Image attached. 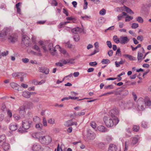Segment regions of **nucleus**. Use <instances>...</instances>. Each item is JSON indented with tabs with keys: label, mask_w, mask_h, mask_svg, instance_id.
Masks as SVG:
<instances>
[{
	"label": "nucleus",
	"mask_w": 151,
	"mask_h": 151,
	"mask_svg": "<svg viewBox=\"0 0 151 151\" xmlns=\"http://www.w3.org/2000/svg\"><path fill=\"white\" fill-rule=\"evenodd\" d=\"M11 32V29L5 27L0 31V39L1 41H4L7 40L9 42L14 43L18 40V36L15 34H10Z\"/></svg>",
	"instance_id": "1"
},
{
	"label": "nucleus",
	"mask_w": 151,
	"mask_h": 151,
	"mask_svg": "<svg viewBox=\"0 0 151 151\" xmlns=\"http://www.w3.org/2000/svg\"><path fill=\"white\" fill-rule=\"evenodd\" d=\"M104 120L106 125L108 127H111L114 125H116L119 121L118 119H114L111 117L108 118L106 116L104 117Z\"/></svg>",
	"instance_id": "2"
},
{
	"label": "nucleus",
	"mask_w": 151,
	"mask_h": 151,
	"mask_svg": "<svg viewBox=\"0 0 151 151\" xmlns=\"http://www.w3.org/2000/svg\"><path fill=\"white\" fill-rule=\"evenodd\" d=\"M32 123V122L27 120H24L22 121V127L24 129H22V128H19L18 131L22 133L26 132L25 130L29 129Z\"/></svg>",
	"instance_id": "3"
},
{
	"label": "nucleus",
	"mask_w": 151,
	"mask_h": 151,
	"mask_svg": "<svg viewBox=\"0 0 151 151\" xmlns=\"http://www.w3.org/2000/svg\"><path fill=\"white\" fill-rule=\"evenodd\" d=\"M39 140L42 144L44 145H48L52 141L51 137L48 135L40 137L39 138Z\"/></svg>",
	"instance_id": "4"
},
{
	"label": "nucleus",
	"mask_w": 151,
	"mask_h": 151,
	"mask_svg": "<svg viewBox=\"0 0 151 151\" xmlns=\"http://www.w3.org/2000/svg\"><path fill=\"white\" fill-rule=\"evenodd\" d=\"M137 104H138L137 108L139 110L143 111L146 107L144 99L142 98H140L138 99L137 101Z\"/></svg>",
	"instance_id": "5"
},
{
	"label": "nucleus",
	"mask_w": 151,
	"mask_h": 151,
	"mask_svg": "<svg viewBox=\"0 0 151 151\" xmlns=\"http://www.w3.org/2000/svg\"><path fill=\"white\" fill-rule=\"evenodd\" d=\"M133 103L129 101L127 103H122L121 104H120V106L123 109H129L133 107Z\"/></svg>",
	"instance_id": "6"
},
{
	"label": "nucleus",
	"mask_w": 151,
	"mask_h": 151,
	"mask_svg": "<svg viewBox=\"0 0 151 151\" xmlns=\"http://www.w3.org/2000/svg\"><path fill=\"white\" fill-rule=\"evenodd\" d=\"M119 113L118 110L116 109L111 110L109 112V117H111L114 119H118L116 116Z\"/></svg>",
	"instance_id": "7"
},
{
	"label": "nucleus",
	"mask_w": 151,
	"mask_h": 151,
	"mask_svg": "<svg viewBox=\"0 0 151 151\" xmlns=\"http://www.w3.org/2000/svg\"><path fill=\"white\" fill-rule=\"evenodd\" d=\"M58 47H59V45H56L54 47L52 43L49 44L48 46V50L52 55H54L56 54V49L58 48Z\"/></svg>",
	"instance_id": "8"
},
{
	"label": "nucleus",
	"mask_w": 151,
	"mask_h": 151,
	"mask_svg": "<svg viewBox=\"0 0 151 151\" xmlns=\"http://www.w3.org/2000/svg\"><path fill=\"white\" fill-rule=\"evenodd\" d=\"M32 149L33 151H42L43 148L39 143H35L32 145Z\"/></svg>",
	"instance_id": "9"
},
{
	"label": "nucleus",
	"mask_w": 151,
	"mask_h": 151,
	"mask_svg": "<svg viewBox=\"0 0 151 151\" xmlns=\"http://www.w3.org/2000/svg\"><path fill=\"white\" fill-rule=\"evenodd\" d=\"M22 43L26 46H28L29 43V37L26 35H23L22 39Z\"/></svg>",
	"instance_id": "10"
},
{
	"label": "nucleus",
	"mask_w": 151,
	"mask_h": 151,
	"mask_svg": "<svg viewBox=\"0 0 151 151\" xmlns=\"http://www.w3.org/2000/svg\"><path fill=\"white\" fill-rule=\"evenodd\" d=\"M129 40L127 37L121 36L120 38V43L122 44H124L127 43Z\"/></svg>",
	"instance_id": "11"
},
{
	"label": "nucleus",
	"mask_w": 151,
	"mask_h": 151,
	"mask_svg": "<svg viewBox=\"0 0 151 151\" xmlns=\"http://www.w3.org/2000/svg\"><path fill=\"white\" fill-rule=\"evenodd\" d=\"M72 32L76 34L83 32V28L78 27L75 28L71 29Z\"/></svg>",
	"instance_id": "12"
},
{
	"label": "nucleus",
	"mask_w": 151,
	"mask_h": 151,
	"mask_svg": "<svg viewBox=\"0 0 151 151\" xmlns=\"http://www.w3.org/2000/svg\"><path fill=\"white\" fill-rule=\"evenodd\" d=\"M40 72L44 73L45 74H48L49 72V69L45 67H40L39 68Z\"/></svg>",
	"instance_id": "13"
},
{
	"label": "nucleus",
	"mask_w": 151,
	"mask_h": 151,
	"mask_svg": "<svg viewBox=\"0 0 151 151\" xmlns=\"http://www.w3.org/2000/svg\"><path fill=\"white\" fill-rule=\"evenodd\" d=\"M96 136V134L93 132H88L87 133V138L89 140H93Z\"/></svg>",
	"instance_id": "14"
},
{
	"label": "nucleus",
	"mask_w": 151,
	"mask_h": 151,
	"mask_svg": "<svg viewBox=\"0 0 151 151\" xmlns=\"http://www.w3.org/2000/svg\"><path fill=\"white\" fill-rule=\"evenodd\" d=\"M117 148L116 145L113 144L110 145L108 151H117Z\"/></svg>",
	"instance_id": "15"
},
{
	"label": "nucleus",
	"mask_w": 151,
	"mask_h": 151,
	"mask_svg": "<svg viewBox=\"0 0 151 151\" xmlns=\"http://www.w3.org/2000/svg\"><path fill=\"white\" fill-rule=\"evenodd\" d=\"M19 113L22 115H23L25 113V106H21L20 107L18 110Z\"/></svg>",
	"instance_id": "16"
},
{
	"label": "nucleus",
	"mask_w": 151,
	"mask_h": 151,
	"mask_svg": "<svg viewBox=\"0 0 151 151\" xmlns=\"http://www.w3.org/2000/svg\"><path fill=\"white\" fill-rule=\"evenodd\" d=\"M17 128V125L16 124H11L9 126V129L12 131H15Z\"/></svg>",
	"instance_id": "17"
},
{
	"label": "nucleus",
	"mask_w": 151,
	"mask_h": 151,
	"mask_svg": "<svg viewBox=\"0 0 151 151\" xmlns=\"http://www.w3.org/2000/svg\"><path fill=\"white\" fill-rule=\"evenodd\" d=\"M139 139V137L138 135L135 136L134 137L132 140V143L133 145H134L136 144Z\"/></svg>",
	"instance_id": "18"
},
{
	"label": "nucleus",
	"mask_w": 151,
	"mask_h": 151,
	"mask_svg": "<svg viewBox=\"0 0 151 151\" xmlns=\"http://www.w3.org/2000/svg\"><path fill=\"white\" fill-rule=\"evenodd\" d=\"M125 61L123 60L122 59H121V60L119 62L116 61L115 62V64L116 67H119L120 66V65H122L124 63Z\"/></svg>",
	"instance_id": "19"
},
{
	"label": "nucleus",
	"mask_w": 151,
	"mask_h": 151,
	"mask_svg": "<svg viewBox=\"0 0 151 151\" xmlns=\"http://www.w3.org/2000/svg\"><path fill=\"white\" fill-rule=\"evenodd\" d=\"M10 86L11 87L15 90H19L18 89H17V88L19 86L18 84L14 82H12L10 83Z\"/></svg>",
	"instance_id": "20"
},
{
	"label": "nucleus",
	"mask_w": 151,
	"mask_h": 151,
	"mask_svg": "<svg viewBox=\"0 0 151 151\" xmlns=\"http://www.w3.org/2000/svg\"><path fill=\"white\" fill-rule=\"evenodd\" d=\"M143 54L142 53L138 52L137 54V58L138 61L140 62L142 59H143L142 58Z\"/></svg>",
	"instance_id": "21"
},
{
	"label": "nucleus",
	"mask_w": 151,
	"mask_h": 151,
	"mask_svg": "<svg viewBox=\"0 0 151 151\" xmlns=\"http://www.w3.org/2000/svg\"><path fill=\"white\" fill-rule=\"evenodd\" d=\"M22 96L26 98H29L30 97L29 92L28 91H24L23 92Z\"/></svg>",
	"instance_id": "22"
},
{
	"label": "nucleus",
	"mask_w": 151,
	"mask_h": 151,
	"mask_svg": "<svg viewBox=\"0 0 151 151\" xmlns=\"http://www.w3.org/2000/svg\"><path fill=\"white\" fill-rule=\"evenodd\" d=\"M3 148L5 151H6L9 149V146L8 143L6 142H4L3 144Z\"/></svg>",
	"instance_id": "23"
},
{
	"label": "nucleus",
	"mask_w": 151,
	"mask_h": 151,
	"mask_svg": "<svg viewBox=\"0 0 151 151\" xmlns=\"http://www.w3.org/2000/svg\"><path fill=\"white\" fill-rule=\"evenodd\" d=\"M144 101L145 103L146 106L149 107L151 106V101L149 98L145 99H144Z\"/></svg>",
	"instance_id": "24"
},
{
	"label": "nucleus",
	"mask_w": 151,
	"mask_h": 151,
	"mask_svg": "<svg viewBox=\"0 0 151 151\" xmlns=\"http://www.w3.org/2000/svg\"><path fill=\"white\" fill-rule=\"evenodd\" d=\"M98 129L100 132H104L106 131V128L102 125H100L98 127Z\"/></svg>",
	"instance_id": "25"
},
{
	"label": "nucleus",
	"mask_w": 151,
	"mask_h": 151,
	"mask_svg": "<svg viewBox=\"0 0 151 151\" xmlns=\"http://www.w3.org/2000/svg\"><path fill=\"white\" fill-rule=\"evenodd\" d=\"M35 127L38 130H40L42 129L43 126L41 123H39L36 124Z\"/></svg>",
	"instance_id": "26"
},
{
	"label": "nucleus",
	"mask_w": 151,
	"mask_h": 151,
	"mask_svg": "<svg viewBox=\"0 0 151 151\" xmlns=\"http://www.w3.org/2000/svg\"><path fill=\"white\" fill-rule=\"evenodd\" d=\"M65 45L67 46L68 48L74 49L75 47L74 45L70 44L69 42H68L65 43Z\"/></svg>",
	"instance_id": "27"
},
{
	"label": "nucleus",
	"mask_w": 151,
	"mask_h": 151,
	"mask_svg": "<svg viewBox=\"0 0 151 151\" xmlns=\"http://www.w3.org/2000/svg\"><path fill=\"white\" fill-rule=\"evenodd\" d=\"M124 56L128 58L130 60H136V58L128 54H125Z\"/></svg>",
	"instance_id": "28"
},
{
	"label": "nucleus",
	"mask_w": 151,
	"mask_h": 151,
	"mask_svg": "<svg viewBox=\"0 0 151 151\" xmlns=\"http://www.w3.org/2000/svg\"><path fill=\"white\" fill-rule=\"evenodd\" d=\"M23 74L24 73H22L15 72L13 73L12 75L13 77H14L20 76H22Z\"/></svg>",
	"instance_id": "29"
},
{
	"label": "nucleus",
	"mask_w": 151,
	"mask_h": 151,
	"mask_svg": "<svg viewBox=\"0 0 151 151\" xmlns=\"http://www.w3.org/2000/svg\"><path fill=\"white\" fill-rule=\"evenodd\" d=\"M8 54V51H6L2 52H1L0 50V59L2 58V56L4 57L6 56Z\"/></svg>",
	"instance_id": "30"
},
{
	"label": "nucleus",
	"mask_w": 151,
	"mask_h": 151,
	"mask_svg": "<svg viewBox=\"0 0 151 151\" xmlns=\"http://www.w3.org/2000/svg\"><path fill=\"white\" fill-rule=\"evenodd\" d=\"M47 122L49 124H54L55 123V119L50 118L48 119Z\"/></svg>",
	"instance_id": "31"
},
{
	"label": "nucleus",
	"mask_w": 151,
	"mask_h": 151,
	"mask_svg": "<svg viewBox=\"0 0 151 151\" xmlns=\"http://www.w3.org/2000/svg\"><path fill=\"white\" fill-rule=\"evenodd\" d=\"M32 136L33 137L35 138L38 139L40 137V133L38 132H35L33 133L32 134Z\"/></svg>",
	"instance_id": "32"
},
{
	"label": "nucleus",
	"mask_w": 151,
	"mask_h": 151,
	"mask_svg": "<svg viewBox=\"0 0 151 151\" xmlns=\"http://www.w3.org/2000/svg\"><path fill=\"white\" fill-rule=\"evenodd\" d=\"M71 120H69L65 121L64 124V125L65 126L68 127L71 126Z\"/></svg>",
	"instance_id": "33"
},
{
	"label": "nucleus",
	"mask_w": 151,
	"mask_h": 151,
	"mask_svg": "<svg viewBox=\"0 0 151 151\" xmlns=\"http://www.w3.org/2000/svg\"><path fill=\"white\" fill-rule=\"evenodd\" d=\"M58 48L59 49V50L61 53L65 55H67L68 54L66 51L65 50L61 48L59 46Z\"/></svg>",
	"instance_id": "34"
},
{
	"label": "nucleus",
	"mask_w": 151,
	"mask_h": 151,
	"mask_svg": "<svg viewBox=\"0 0 151 151\" xmlns=\"http://www.w3.org/2000/svg\"><path fill=\"white\" fill-rule=\"evenodd\" d=\"M125 10L127 12L129 13L130 14H133L134 13L129 8L126 7L124 6Z\"/></svg>",
	"instance_id": "35"
},
{
	"label": "nucleus",
	"mask_w": 151,
	"mask_h": 151,
	"mask_svg": "<svg viewBox=\"0 0 151 151\" xmlns=\"http://www.w3.org/2000/svg\"><path fill=\"white\" fill-rule=\"evenodd\" d=\"M69 22H61L58 25V27L59 28H60L62 27L64 25L66 24L67 23H69Z\"/></svg>",
	"instance_id": "36"
},
{
	"label": "nucleus",
	"mask_w": 151,
	"mask_h": 151,
	"mask_svg": "<svg viewBox=\"0 0 151 151\" xmlns=\"http://www.w3.org/2000/svg\"><path fill=\"white\" fill-rule=\"evenodd\" d=\"M101 63L103 64H106L110 63V62L108 59H103L101 61Z\"/></svg>",
	"instance_id": "37"
},
{
	"label": "nucleus",
	"mask_w": 151,
	"mask_h": 151,
	"mask_svg": "<svg viewBox=\"0 0 151 151\" xmlns=\"http://www.w3.org/2000/svg\"><path fill=\"white\" fill-rule=\"evenodd\" d=\"M136 20L139 23H142L144 20L141 17H138L136 18Z\"/></svg>",
	"instance_id": "38"
},
{
	"label": "nucleus",
	"mask_w": 151,
	"mask_h": 151,
	"mask_svg": "<svg viewBox=\"0 0 151 151\" xmlns=\"http://www.w3.org/2000/svg\"><path fill=\"white\" fill-rule=\"evenodd\" d=\"M99 146L100 148L101 149H104L105 147V145L103 142H100L99 144Z\"/></svg>",
	"instance_id": "39"
},
{
	"label": "nucleus",
	"mask_w": 151,
	"mask_h": 151,
	"mask_svg": "<svg viewBox=\"0 0 151 151\" xmlns=\"http://www.w3.org/2000/svg\"><path fill=\"white\" fill-rule=\"evenodd\" d=\"M133 17L127 15L125 18V21L126 22H129L132 19Z\"/></svg>",
	"instance_id": "40"
},
{
	"label": "nucleus",
	"mask_w": 151,
	"mask_h": 151,
	"mask_svg": "<svg viewBox=\"0 0 151 151\" xmlns=\"http://www.w3.org/2000/svg\"><path fill=\"white\" fill-rule=\"evenodd\" d=\"M99 13L101 15H104L106 13V10L105 9H102L100 11Z\"/></svg>",
	"instance_id": "41"
},
{
	"label": "nucleus",
	"mask_w": 151,
	"mask_h": 151,
	"mask_svg": "<svg viewBox=\"0 0 151 151\" xmlns=\"http://www.w3.org/2000/svg\"><path fill=\"white\" fill-rule=\"evenodd\" d=\"M113 40L116 43H118L120 42V40L117 38L116 36H114L113 38Z\"/></svg>",
	"instance_id": "42"
},
{
	"label": "nucleus",
	"mask_w": 151,
	"mask_h": 151,
	"mask_svg": "<svg viewBox=\"0 0 151 151\" xmlns=\"http://www.w3.org/2000/svg\"><path fill=\"white\" fill-rule=\"evenodd\" d=\"M139 126L137 125H134L133 127V131L135 132H137L139 130Z\"/></svg>",
	"instance_id": "43"
},
{
	"label": "nucleus",
	"mask_w": 151,
	"mask_h": 151,
	"mask_svg": "<svg viewBox=\"0 0 151 151\" xmlns=\"http://www.w3.org/2000/svg\"><path fill=\"white\" fill-rule=\"evenodd\" d=\"M42 123L44 126L46 127L47 125V121L45 117L43 118Z\"/></svg>",
	"instance_id": "44"
},
{
	"label": "nucleus",
	"mask_w": 151,
	"mask_h": 151,
	"mask_svg": "<svg viewBox=\"0 0 151 151\" xmlns=\"http://www.w3.org/2000/svg\"><path fill=\"white\" fill-rule=\"evenodd\" d=\"M90 125L93 129H95L96 128V125L95 122H91L90 123Z\"/></svg>",
	"instance_id": "45"
},
{
	"label": "nucleus",
	"mask_w": 151,
	"mask_h": 151,
	"mask_svg": "<svg viewBox=\"0 0 151 151\" xmlns=\"http://www.w3.org/2000/svg\"><path fill=\"white\" fill-rule=\"evenodd\" d=\"M73 39L75 41H78L80 39V37L78 35H76L74 36Z\"/></svg>",
	"instance_id": "46"
},
{
	"label": "nucleus",
	"mask_w": 151,
	"mask_h": 151,
	"mask_svg": "<svg viewBox=\"0 0 151 151\" xmlns=\"http://www.w3.org/2000/svg\"><path fill=\"white\" fill-rule=\"evenodd\" d=\"M85 112H81L76 113V112L74 113V115L75 116H83L85 114Z\"/></svg>",
	"instance_id": "47"
},
{
	"label": "nucleus",
	"mask_w": 151,
	"mask_h": 151,
	"mask_svg": "<svg viewBox=\"0 0 151 151\" xmlns=\"http://www.w3.org/2000/svg\"><path fill=\"white\" fill-rule=\"evenodd\" d=\"M113 88L114 86L112 85L106 86L104 87V88L107 89H112Z\"/></svg>",
	"instance_id": "48"
},
{
	"label": "nucleus",
	"mask_w": 151,
	"mask_h": 151,
	"mask_svg": "<svg viewBox=\"0 0 151 151\" xmlns=\"http://www.w3.org/2000/svg\"><path fill=\"white\" fill-rule=\"evenodd\" d=\"M139 26L138 24L136 23H133L132 25V27L133 29H135Z\"/></svg>",
	"instance_id": "49"
},
{
	"label": "nucleus",
	"mask_w": 151,
	"mask_h": 151,
	"mask_svg": "<svg viewBox=\"0 0 151 151\" xmlns=\"http://www.w3.org/2000/svg\"><path fill=\"white\" fill-rule=\"evenodd\" d=\"M13 116L14 118L15 119L17 120H18L20 119V116L17 114H14Z\"/></svg>",
	"instance_id": "50"
},
{
	"label": "nucleus",
	"mask_w": 151,
	"mask_h": 151,
	"mask_svg": "<svg viewBox=\"0 0 151 151\" xmlns=\"http://www.w3.org/2000/svg\"><path fill=\"white\" fill-rule=\"evenodd\" d=\"M120 91L121 92H123V93L122 94L124 96H126L128 94V90H125L124 91L122 90H121Z\"/></svg>",
	"instance_id": "51"
},
{
	"label": "nucleus",
	"mask_w": 151,
	"mask_h": 151,
	"mask_svg": "<svg viewBox=\"0 0 151 151\" xmlns=\"http://www.w3.org/2000/svg\"><path fill=\"white\" fill-rule=\"evenodd\" d=\"M84 4L83 6V9H86L87 8V5L88 4V2L86 1V0H84Z\"/></svg>",
	"instance_id": "52"
},
{
	"label": "nucleus",
	"mask_w": 151,
	"mask_h": 151,
	"mask_svg": "<svg viewBox=\"0 0 151 151\" xmlns=\"http://www.w3.org/2000/svg\"><path fill=\"white\" fill-rule=\"evenodd\" d=\"M141 45L140 44H138L137 46L136 47H134L132 45L131 46V47L132 48V50L133 51H134L137 49V48L141 47Z\"/></svg>",
	"instance_id": "53"
},
{
	"label": "nucleus",
	"mask_w": 151,
	"mask_h": 151,
	"mask_svg": "<svg viewBox=\"0 0 151 151\" xmlns=\"http://www.w3.org/2000/svg\"><path fill=\"white\" fill-rule=\"evenodd\" d=\"M106 44L110 48L112 47V46L111 43L110 41H107L106 42Z\"/></svg>",
	"instance_id": "54"
},
{
	"label": "nucleus",
	"mask_w": 151,
	"mask_h": 151,
	"mask_svg": "<svg viewBox=\"0 0 151 151\" xmlns=\"http://www.w3.org/2000/svg\"><path fill=\"white\" fill-rule=\"evenodd\" d=\"M40 119L39 117L37 116H35L33 118L34 121L36 122H38L39 121Z\"/></svg>",
	"instance_id": "55"
},
{
	"label": "nucleus",
	"mask_w": 151,
	"mask_h": 151,
	"mask_svg": "<svg viewBox=\"0 0 151 151\" xmlns=\"http://www.w3.org/2000/svg\"><path fill=\"white\" fill-rule=\"evenodd\" d=\"M97 63L96 62H91L89 63V65L90 66H94L96 65H97Z\"/></svg>",
	"instance_id": "56"
},
{
	"label": "nucleus",
	"mask_w": 151,
	"mask_h": 151,
	"mask_svg": "<svg viewBox=\"0 0 151 151\" xmlns=\"http://www.w3.org/2000/svg\"><path fill=\"white\" fill-rule=\"evenodd\" d=\"M142 125L143 128H146L147 127V123L145 122H142Z\"/></svg>",
	"instance_id": "57"
},
{
	"label": "nucleus",
	"mask_w": 151,
	"mask_h": 151,
	"mask_svg": "<svg viewBox=\"0 0 151 151\" xmlns=\"http://www.w3.org/2000/svg\"><path fill=\"white\" fill-rule=\"evenodd\" d=\"M99 50H97L96 49V50H95L93 52L91 53L90 54H89V55L90 56H91L92 55H93L94 54H96V53L99 52Z\"/></svg>",
	"instance_id": "58"
},
{
	"label": "nucleus",
	"mask_w": 151,
	"mask_h": 151,
	"mask_svg": "<svg viewBox=\"0 0 151 151\" xmlns=\"http://www.w3.org/2000/svg\"><path fill=\"white\" fill-rule=\"evenodd\" d=\"M75 59H70L68 60V63L73 64L74 63Z\"/></svg>",
	"instance_id": "59"
},
{
	"label": "nucleus",
	"mask_w": 151,
	"mask_h": 151,
	"mask_svg": "<svg viewBox=\"0 0 151 151\" xmlns=\"http://www.w3.org/2000/svg\"><path fill=\"white\" fill-rule=\"evenodd\" d=\"M95 48L96 50H99V43L98 42H96L94 44Z\"/></svg>",
	"instance_id": "60"
},
{
	"label": "nucleus",
	"mask_w": 151,
	"mask_h": 151,
	"mask_svg": "<svg viewBox=\"0 0 151 151\" xmlns=\"http://www.w3.org/2000/svg\"><path fill=\"white\" fill-rule=\"evenodd\" d=\"M7 114L11 118L12 116V113L11 111L9 110H8L7 111Z\"/></svg>",
	"instance_id": "61"
},
{
	"label": "nucleus",
	"mask_w": 151,
	"mask_h": 151,
	"mask_svg": "<svg viewBox=\"0 0 151 151\" xmlns=\"http://www.w3.org/2000/svg\"><path fill=\"white\" fill-rule=\"evenodd\" d=\"M22 61L23 63H27L29 62V60L27 58H22Z\"/></svg>",
	"instance_id": "62"
},
{
	"label": "nucleus",
	"mask_w": 151,
	"mask_h": 151,
	"mask_svg": "<svg viewBox=\"0 0 151 151\" xmlns=\"http://www.w3.org/2000/svg\"><path fill=\"white\" fill-rule=\"evenodd\" d=\"M113 54V51L112 50H109L108 52V54L109 56H111Z\"/></svg>",
	"instance_id": "63"
},
{
	"label": "nucleus",
	"mask_w": 151,
	"mask_h": 151,
	"mask_svg": "<svg viewBox=\"0 0 151 151\" xmlns=\"http://www.w3.org/2000/svg\"><path fill=\"white\" fill-rule=\"evenodd\" d=\"M132 96L133 97V99L134 101H135L137 99V96L135 93L133 92L132 93Z\"/></svg>",
	"instance_id": "64"
}]
</instances>
